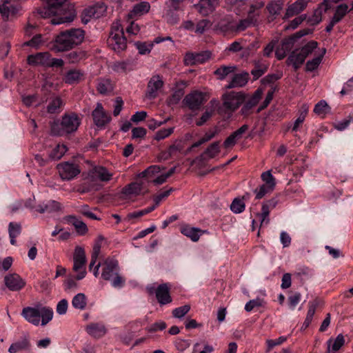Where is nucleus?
<instances>
[{
    "label": "nucleus",
    "instance_id": "nucleus-57",
    "mask_svg": "<svg viewBox=\"0 0 353 353\" xmlns=\"http://www.w3.org/2000/svg\"><path fill=\"white\" fill-rule=\"evenodd\" d=\"M190 310V305H185L181 307H176L172 310V315L175 318L181 319Z\"/></svg>",
    "mask_w": 353,
    "mask_h": 353
},
{
    "label": "nucleus",
    "instance_id": "nucleus-18",
    "mask_svg": "<svg viewBox=\"0 0 353 353\" xmlns=\"http://www.w3.org/2000/svg\"><path fill=\"white\" fill-rule=\"evenodd\" d=\"M50 54L48 52H39L28 57L27 61L30 65L48 66Z\"/></svg>",
    "mask_w": 353,
    "mask_h": 353
},
{
    "label": "nucleus",
    "instance_id": "nucleus-32",
    "mask_svg": "<svg viewBox=\"0 0 353 353\" xmlns=\"http://www.w3.org/2000/svg\"><path fill=\"white\" fill-rule=\"evenodd\" d=\"M97 90L102 94H107L113 91L114 85L110 79H99Z\"/></svg>",
    "mask_w": 353,
    "mask_h": 353
},
{
    "label": "nucleus",
    "instance_id": "nucleus-50",
    "mask_svg": "<svg viewBox=\"0 0 353 353\" xmlns=\"http://www.w3.org/2000/svg\"><path fill=\"white\" fill-rule=\"evenodd\" d=\"M161 170V168L159 165H150L147 169H145L144 171L140 172L138 174V177L139 178H150L154 176L156 174H158Z\"/></svg>",
    "mask_w": 353,
    "mask_h": 353
},
{
    "label": "nucleus",
    "instance_id": "nucleus-37",
    "mask_svg": "<svg viewBox=\"0 0 353 353\" xmlns=\"http://www.w3.org/2000/svg\"><path fill=\"white\" fill-rule=\"evenodd\" d=\"M8 232L10 243L13 245H16V238L21 232V225L19 223L10 222L8 225Z\"/></svg>",
    "mask_w": 353,
    "mask_h": 353
},
{
    "label": "nucleus",
    "instance_id": "nucleus-61",
    "mask_svg": "<svg viewBox=\"0 0 353 353\" xmlns=\"http://www.w3.org/2000/svg\"><path fill=\"white\" fill-rule=\"evenodd\" d=\"M274 188L269 187V185L266 184H263L259 187V189H256L254 192L256 193V199H262L267 193L272 191Z\"/></svg>",
    "mask_w": 353,
    "mask_h": 353
},
{
    "label": "nucleus",
    "instance_id": "nucleus-6",
    "mask_svg": "<svg viewBox=\"0 0 353 353\" xmlns=\"http://www.w3.org/2000/svg\"><path fill=\"white\" fill-rule=\"evenodd\" d=\"M223 105L217 108L219 114H230L234 112L243 101V97L240 92H230L222 96Z\"/></svg>",
    "mask_w": 353,
    "mask_h": 353
},
{
    "label": "nucleus",
    "instance_id": "nucleus-55",
    "mask_svg": "<svg viewBox=\"0 0 353 353\" xmlns=\"http://www.w3.org/2000/svg\"><path fill=\"white\" fill-rule=\"evenodd\" d=\"M220 152L219 150V142L216 141L210 144L205 151V154H207L210 158H214L216 155H217Z\"/></svg>",
    "mask_w": 353,
    "mask_h": 353
},
{
    "label": "nucleus",
    "instance_id": "nucleus-9",
    "mask_svg": "<svg viewBox=\"0 0 353 353\" xmlns=\"http://www.w3.org/2000/svg\"><path fill=\"white\" fill-rule=\"evenodd\" d=\"M208 98L206 93L195 90L187 94L183 102L191 110H197L208 101Z\"/></svg>",
    "mask_w": 353,
    "mask_h": 353
},
{
    "label": "nucleus",
    "instance_id": "nucleus-62",
    "mask_svg": "<svg viewBox=\"0 0 353 353\" xmlns=\"http://www.w3.org/2000/svg\"><path fill=\"white\" fill-rule=\"evenodd\" d=\"M174 132V128H169L167 129H161L159 130L155 136L154 139L157 141L162 140L166 137H168L170 135H171Z\"/></svg>",
    "mask_w": 353,
    "mask_h": 353
},
{
    "label": "nucleus",
    "instance_id": "nucleus-30",
    "mask_svg": "<svg viewBox=\"0 0 353 353\" xmlns=\"http://www.w3.org/2000/svg\"><path fill=\"white\" fill-rule=\"evenodd\" d=\"M150 8V3L146 1H142L139 3L136 4L133 9L128 14L130 18H133L137 16H141L145 13H147Z\"/></svg>",
    "mask_w": 353,
    "mask_h": 353
},
{
    "label": "nucleus",
    "instance_id": "nucleus-58",
    "mask_svg": "<svg viewBox=\"0 0 353 353\" xmlns=\"http://www.w3.org/2000/svg\"><path fill=\"white\" fill-rule=\"evenodd\" d=\"M154 209H155V205H152L151 207H148L145 209H143V210H141L139 211L133 212L132 213L128 214L127 216V218L128 219L139 218L142 216H144V215L152 212Z\"/></svg>",
    "mask_w": 353,
    "mask_h": 353
},
{
    "label": "nucleus",
    "instance_id": "nucleus-27",
    "mask_svg": "<svg viewBox=\"0 0 353 353\" xmlns=\"http://www.w3.org/2000/svg\"><path fill=\"white\" fill-rule=\"evenodd\" d=\"M345 343L343 334H339L335 339H330L327 342V353L335 352L341 349Z\"/></svg>",
    "mask_w": 353,
    "mask_h": 353
},
{
    "label": "nucleus",
    "instance_id": "nucleus-4",
    "mask_svg": "<svg viewBox=\"0 0 353 353\" xmlns=\"http://www.w3.org/2000/svg\"><path fill=\"white\" fill-rule=\"evenodd\" d=\"M112 176L113 174L106 168L92 165L90 163V192L100 190L105 183L112 179Z\"/></svg>",
    "mask_w": 353,
    "mask_h": 353
},
{
    "label": "nucleus",
    "instance_id": "nucleus-1",
    "mask_svg": "<svg viewBox=\"0 0 353 353\" xmlns=\"http://www.w3.org/2000/svg\"><path fill=\"white\" fill-rule=\"evenodd\" d=\"M47 7L38 10V13L43 17L49 15L57 16L52 19V24L57 25L72 22L76 14L72 5L67 3V0H46Z\"/></svg>",
    "mask_w": 353,
    "mask_h": 353
},
{
    "label": "nucleus",
    "instance_id": "nucleus-11",
    "mask_svg": "<svg viewBox=\"0 0 353 353\" xmlns=\"http://www.w3.org/2000/svg\"><path fill=\"white\" fill-rule=\"evenodd\" d=\"M212 53L210 51L201 52H187L183 59L185 65H194L202 64L210 59Z\"/></svg>",
    "mask_w": 353,
    "mask_h": 353
},
{
    "label": "nucleus",
    "instance_id": "nucleus-25",
    "mask_svg": "<svg viewBox=\"0 0 353 353\" xmlns=\"http://www.w3.org/2000/svg\"><path fill=\"white\" fill-rule=\"evenodd\" d=\"M186 86L187 83L184 81H180L176 83V89L169 98L170 104H176L179 102L185 94L184 89Z\"/></svg>",
    "mask_w": 353,
    "mask_h": 353
},
{
    "label": "nucleus",
    "instance_id": "nucleus-22",
    "mask_svg": "<svg viewBox=\"0 0 353 353\" xmlns=\"http://www.w3.org/2000/svg\"><path fill=\"white\" fill-rule=\"evenodd\" d=\"M216 4V0H200V3L194 5V7L199 13L206 16L213 12Z\"/></svg>",
    "mask_w": 353,
    "mask_h": 353
},
{
    "label": "nucleus",
    "instance_id": "nucleus-56",
    "mask_svg": "<svg viewBox=\"0 0 353 353\" xmlns=\"http://www.w3.org/2000/svg\"><path fill=\"white\" fill-rule=\"evenodd\" d=\"M212 26V23L208 19H202L199 21L195 29V32L198 34H203L207 29L210 28Z\"/></svg>",
    "mask_w": 353,
    "mask_h": 353
},
{
    "label": "nucleus",
    "instance_id": "nucleus-41",
    "mask_svg": "<svg viewBox=\"0 0 353 353\" xmlns=\"http://www.w3.org/2000/svg\"><path fill=\"white\" fill-rule=\"evenodd\" d=\"M72 306L78 310H83L86 307V296L83 293H79L75 295L72 301Z\"/></svg>",
    "mask_w": 353,
    "mask_h": 353
},
{
    "label": "nucleus",
    "instance_id": "nucleus-54",
    "mask_svg": "<svg viewBox=\"0 0 353 353\" xmlns=\"http://www.w3.org/2000/svg\"><path fill=\"white\" fill-rule=\"evenodd\" d=\"M43 43L42 35L41 34H36L30 40L25 42L23 46H30L35 49H38L41 45Z\"/></svg>",
    "mask_w": 353,
    "mask_h": 353
},
{
    "label": "nucleus",
    "instance_id": "nucleus-21",
    "mask_svg": "<svg viewBox=\"0 0 353 353\" xmlns=\"http://www.w3.org/2000/svg\"><path fill=\"white\" fill-rule=\"evenodd\" d=\"M249 80V73L242 72L240 74H236L233 76L232 80L225 86L227 89H231L234 88H239L245 85Z\"/></svg>",
    "mask_w": 353,
    "mask_h": 353
},
{
    "label": "nucleus",
    "instance_id": "nucleus-34",
    "mask_svg": "<svg viewBox=\"0 0 353 353\" xmlns=\"http://www.w3.org/2000/svg\"><path fill=\"white\" fill-rule=\"evenodd\" d=\"M105 243V238L102 235H99L97 241L94 242V245H93V252L92 254V261L90 263V270H91V266H92L96 263V260L100 254L101 248Z\"/></svg>",
    "mask_w": 353,
    "mask_h": 353
},
{
    "label": "nucleus",
    "instance_id": "nucleus-28",
    "mask_svg": "<svg viewBox=\"0 0 353 353\" xmlns=\"http://www.w3.org/2000/svg\"><path fill=\"white\" fill-rule=\"evenodd\" d=\"M205 232V231L201 230L199 228L190 226H185L181 228V233L194 242L197 241Z\"/></svg>",
    "mask_w": 353,
    "mask_h": 353
},
{
    "label": "nucleus",
    "instance_id": "nucleus-47",
    "mask_svg": "<svg viewBox=\"0 0 353 353\" xmlns=\"http://www.w3.org/2000/svg\"><path fill=\"white\" fill-rule=\"evenodd\" d=\"M243 199L244 196L242 199L235 198L232 201L230 205V210L232 212H233L235 214H239L245 210V204L243 201Z\"/></svg>",
    "mask_w": 353,
    "mask_h": 353
},
{
    "label": "nucleus",
    "instance_id": "nucleus-49",
    "mask_svg": "<svg viewBox=\"0 0 353 353\" xmlns=\"http://www.w3.org/2000/svg\"><path fill=\"white\" fill-rule=\"evenodd\" d=\"M303 10V8L301 7L300 5L297 3L296 1H295L288 7V8L286 9L284 18L292 17L294 15L299 14Z\"/></svg>",
    "mask_w": 353,
    "mask_h": 353
},
{
    "label": "nucleus",
    "instance_id": "nucleus-39",
    "mask_svg": "<svg viewBox=\"0 0 353 353\" xmlns=\"http://www.w3.org/2000/svg\"><path fill=\"white\" fill-rule=\"evenodd\" d=\"M264 6L265 3L263 1L257 0L253 1L250 6L248 15L253 17L258 21V18L261 14V10Z\"/></svg>",
    "mask_w": 353,
    "mask_h": 353
},
{
    "label": "nucleus",
    "instance_id": "nucleus-13",
    "mask_svg": "<svg viewBox=\"0 0 353 353\" xmlns=\"http://www.w3.org/2000/svg\"><path fill=\"white\" fill-rule=\"evenodd\" d=\"M163 81L160 75H154L148 81L145 96L152 99L157 97L158 91L163 86Z\"/></svg>",
    "mask_w": 353,
    "mask_h": 353
},
{
    "label": "nucleus",
    "instance_id": "nucleus-8",
    "mask_svg": "<svg viewBox=\"0 0 353 353\" xmlns=\"http://www.w3.org/2000/svg\"><path fill=\"white\" fill-rule=\"evenodd\" d=\"M146 290L150 295L155 294L156 299L160 305H165L172 301L170 295V286L167 283L160 284L156 288L151 285L147 286Z\"/></svg>",
    "mask_w": 353,
    "mask_h": 353
},
{
    "label": "nucleus",
    "instance_id": "nucleus-59",
    "mask_svg": "<svg viewBox=\"0 0 353 353\" xmlns=\"http://www.w3.org/2000/svg\"><path fill=\"white\" fill-rule=\"evenodd\" d=\"M76 281H78L76 279V274H68L67 279L63 283L65 290H70L76 288L77 287V283Z\"/></svg>",
    "mask_w": 353,
    "mask_h": 353
},
{
    "label": "nucleus",
    "instance_id": "nucleus-64",
    "mask_svg": "<svg viewBox=\"0 0 353 353\" xmlns=\"http://www.w3.org/2000/svg\"><path fill=\"white\" fill-rule=\"evenodd\" d=\"M327 108V103L322 100L315 105L314 112L319 115L325 114Z\"/></svg>",
    "mask_w": 353,
    "mask_h": 353
},
{
    "label": "nucleus",
    "instance_id": "nucleus-5",
    "mask_svg": "<svg viewBox=\"0 0 353 353\" xmlns=\"http://www.w3.org/2000/svg\"><path fill=\"white\" fill-rule=\"evenodd\" d=\"M108 45L117 52H122L126 49L127 41L120 21H116L112 23L108 39Z\"/></svg>",
    "mask_w": 353,
    "mask_h": 353
},
{
    "label": "nucleus",
    "instance_id": "nucleus-24",
    "mask_svg": "<svg viewBox=\"0 0 353 353\" xmlns=\"http://www.w3.org/2000/svg\"><path fill=\"white\" fill-rule=\"evenodd\" d=\"M254 68L250 73L253 76V79L256 80L262 77L268 69V63L261 59L255 60L253 62Z\"/></svg>",
    "mask_w": 353,
    "mask_h": 353
},
{
    "label": "nucleus",
    "instance_id": "nucleus-3",
    "mask_svg": "<svg viewBox=\"0 0 353 353\" xmlns=\"http://www.w3.org/2000/svg\"><path fill=\"white\" fill-rule=\"evenodd\" d=\"M80 124V119L74 114H65L59 121H54L51 125L52 135L62 136L75 132Z\"/></svg>",
    "mask_w": 353,
    "mask_h": 353
},
{
    "label": "nucleus",
    "instance_id": "nucleus-19",
    "mask_svg": "<svg viewBox=\"0 0 353 353\" xmlns=\"http://www.w3.org/2000/svg\"><path fill=\"white\" fill-rule=\"evenodd\" d=\"M21 315L27 321L34 325H38L39 324L41 318L40 310L31 307H24L22 310Z\"/></svg>",
    "mask_w": 353,
    "mask_h": 353
},
{
    "label": "nucleus",
    "instance_id": "nucleus-63",
    "mask_svg": "<svg viewBox=\"0 0 353 353\" xmlns=\"http://www.w3.org/2000/svg\"><path fill=\"white\" fill-rule=\"evenodd\" d=\"M261 179L265 182L264 184L269 185V187L274 188L275 181L270 171L263 172L261 174Z\"/></svg>",
    "mask_w": 353,
    "mask_h": 353
},
{
    "label": "nucleus",
    "instance_id": "nucleus-60",
    "mask_svg": "<svg viewBox=\"0 0 353 353\" xmlns=\"http://www.w3.org/2000/svg\"><path fill=\"white\" fill-rule=\"evenodd\" d=\"M323 12L321 9L316 8L312 14V16L307 19V23L312 26L319 24L322 21Z\"/></svg>",
    "mask_w": 353,
    "mask_h": 353
},
{
    "label": "nucleus",
    "instance_id": "nucleus-40",
    "mask_svg": "<svg viewBox=\"0 0 353 353\" xmlns=\"http://www.w3.org/2000/svg\"><path fill=\"white\" fill-rule=\"evenodd\" d=\"M67 150V147L64 144H58L49 154V158L52 161H58L65 154Z\"/></svg>",
    "mask_w": 353,
    "mask_h": 353
},
{
    "label": "nucleus",
    "instance_id": "nucleus-7",
    "mask_svg": "<svg viewBox=\"0 0 353 353\" xmlns=\"http://www.w3.org/2000/svg\"><path fill=\"white\" fill-rule=\"evenodd\" d=\"M86 261L85 250L79 246L76 247L73 254L72 272L76 274L77 280H81L87 274Z\"/></svg>",
    "mask_w": 353,
    "mask_h": 353
},
{
    "label": "nucleus",
    "instance_id": "nucleus-26",
    "mask_svg": "<svg viewBox=\"0 0 353 353\" xmlns=\"http://www.w3.org/2000/svg\"><path fill=\"white\" fill-rule=\"evenodd\" d=\"M263 90L258 88L252 94V96L246 101L245 104L241 109L243 114H247L252 108L256 106L263 95Z\"/></svg>",
    "mask_w": 353,
    "mask_h": 353
},
{
    "label": "nucleus",
    "instance_id": "nucleus-43",
    "mask_svg": "<svg viewBox=\"0 0 353 353\" xmlns=\"http://www.w3.org/2000/svg\"><path fill=\"white\" fill-rule=\"evenodd\" d=\"M257 21L253 17H250L248 15L246 19H242L239 21L238 24L236 26V31H243L248 27L252 26H254L257 24Z\"/></svg>",
    "mask_w": 353,
    "mask_h": 353
},
{
    "label": "nucleus",
    "instance_id": "nucleus-33",
    "mask_svg": "<svg viewBox=\"0 0 353 353\" xmlns=\"http://www.w3.org/2000/svg\"><path fill=\"white\" fill-rule=\"evenodd\" d=\"M82 77L83 74L79 70H70L65 74L63 81L68 84L78 83L82 79Z\"/></svg>",
    "mask_w": 353,
    "mask_h": 353
},
{
    "label": "nucleus",
    "instance_id": "nucleus-48",
    "mask_svg": "<svg viewBox=\"0 0 353 353\" xmlns=\"http://www.w3.org/2000/svg\"><path fill=\"white\" fill-rule=\"evenodd\" d=\"M318 43L316 41H311L306 45L299 49L300 53L305 59L310 54L312 53L314 49L317 48Z\"/></svg>",
    "mask_w": 353,
    "mask_h": 353
},
{
    "label": "nucleus",
    "instance_id": "nucleus-52",
    "mask_svg": "<svg viewBox=\"0 0 353 353\" xmlns=\"http://www.w3.org/2000/svg\"><path fill=\"white\" fill-rule=\"evenodd\" d=\"M62 105V100L60 97H54L47 106V112L50 114H54L59 111Z\"/></svg>",
    "mask_w": 353,
    "mask_h": 353
},
{
    "label": "nucleus",
    "instance_id": "nucleus-51",
    "mask_svg": "<svg viewBox=\"0 0 353 353\" xmlns=\"http://www.w3.org/2000/svg\"><path fill=\"white\" fill-rule=\"evenodd\" d=\"M41 325H46L53 317V311L51 308L43 307L40 310Z\"/></svg>",
    "mask_w": 353,
    "mask_h": 353
},
{
    "label": "nucleus",
    "instance_id": "nucleus-23",
    "mask_svg": "<svg viewBox=\"0 0 353 353\" xmlns=\"http://www.w3.org/2000/svg\"><path fill=\"white\" fill-rule=\"evenodd\" d=\"M305 59L300 53L299 49L293 50L286 60V64L292 65L294 70H298L305 61Z\"/></svg>",
    "mask_w": 353,
    "mask_h": 353
},
{
    "label": "nucleus",
    "instance_id": "nucleus-17",
    "mask_svg": "<svg viewBox=\"0 0 353 353\" xmlns=\"http://www.w3.org/2000/svg\"><path fill=\"white\" fill-rule=\"evenodd\" d=\"M101 276L105 280H110L117 274L118 262L112 259H107L104 261Z\"/></svg>",
    "mask_w": 353,
    "mask_h": 353
},
{
    "label": "nucleus",
    "instance_id": "nucleus-42",
    "mask_svg": "<svg viewBox=\"0 0 353 353\" xmlns=\"http://www.w3.org/2000/svg\"><path fill=\"white\" fill-rule=\"evenodd\" d=\"M348 12V6L345 3L340 4L336 7L334 14L332 19L338 23Z\"/></svg>",
    "mask_w": 353,
    "mask_h": 353
},
{
    "label": "nucleus",
    "instance_id": "nucleus-12",
    "mask_svg": "<svg viewBox=\"0 0 353 353\" xmlns=\"http://www.w3.org/2000/svg\"><path fill=\"white\" fill-rule=\"evenodd\" d=\"M57 169L63 180H71L80 173L78 165L68 162L58 164Z\"/></svg>",
    "mask_w": 353,
    "mask_h": 353
},
{
    "label": "nucleus",
    "instance_id": "nucleus-14",
    "mask_svg": "<svg viewBox=\"0 0 353 353\" xmlns=\"http://www.w3.org/2000/svg\"><path fill=\"white\" fill-rule=\"evenodd\" d=\"M31 343L28 335L23 336L20 339L12 343L8 348L9 353H18L21 352H30Z\"/></svg>",
    "mask_w": 353,
    "mask_h": 353
},
{
    "label": "nucleus",
    "instance_id": "nucleus-46",
    "mask_svg": "<svg viewBox=\"0 0 353 353\" xmlns=\"http://www.w3.org/2000/svg\"><path fill=\"white\" fill-rule=\"evenodd\" d=\"M325 52V49H323V52L321 54L312 60L307 61L305 65V70L308 72H312L316 70L321 63Z\"/></svg>",
    "mask_w": 353,
    "mask_h": 353
},
{
    "label": "nucleus",
    "instance_id": "nucleus-29",
    "mask_svg": "<svg viewBox=\"0 0 353 353\" xmlns=\"http://www.w3.org/2000/svg\"><path fill=\"white\" fill-rule=\"evenodd\" d=\"M143 192V183L134 182L125 186L121 193L126 196L128 195H139Z\"/></svg>",
    "mask_w": 353,
    "mask_h": 353
},
{
    "label": "nucleus",
    "instance_id": "nucleus-20",
    "mask_svg": "<svg viewBox=\"0 0 353 353\" xmlns=\"http://www.w3.org/2000/svg\"><path fill=\"white\" fill-rule=\"evenodd\" d=\"M210 108H207L200 119L196 121V125L201 126L204 125L213 115L215 110L219 107V101L216 99H212L210 101Z\"/></svg>",
    "mask_w": 353,
    "mask_h": 353
},
{
    "label": "nucleus",
    "instance_id": "nucleus-44",
    "mask_svg": "<svg viewBox=\"0 0 353 353\" xmlns=\"http://www.w3.org/2000/svg\"><path fill=\"white\" fill-rule=\"evenodd\" d=\"M283 6L282 0H274L268 4L267 9L271 15H279L283 9Z\"/></svg>",
    "mask_w": 353,
    "mask_h": 353
},
{
    "label": "nucleus",
    "instance_id": "nucleus-15",
    "mask_svg": "<svg viewBox=\"0 0 353 353\" xmlns=\"http://www.w3.org/2000/svg\"><path fill=\"white\" fill-rule=\"evenodd\" d=\"M5 285L12 291H19L23 288L26 282L17 274H10L4 278Z\"/></svg>",
    "mask_w": 353,
    "mask_h": 353
},
{
    "label": "nucleus",
    "instance_id": "nucleus-36",
    "mask_svg": "<svg viewBox=\"0 0 353 353\" xmlns=\"http://www.w3.org/2000/svg\"><path fill=\"white\" fill-rule=\"evenodd\" d=\"M106 10L107 7L103 3H97L90 7V18L99 19L105 14Z\"/></svg>",
    "mask_w": 353,
    "mask_h": 353
},
{
    "label": "nucleus",
    "instance_id": "nucleus-10",
    "mask_svg": "<svg viewBox=\"0 0 353 353\" xmlns=\"http://www.w3.org/2000/svg\"><path fill=\"white\" fill-rule=\"evenodd\" d=\"M92 119L97 130L105 129L111 121V116L103 108L101 103H97L96 108L92 111Z\"/></svg>",
    "mask_w": 353,
    "mask_h": 353
},
{
    "label": "nucleus",
    "instance_id": "nucleus-38",
    "mask_svg": "<svg viewBox=\"0 0 353 353\" xmlns=\"http://www.w3.org/2000/svg\"><path fill=\"white\" fill-rule=\"evenodd\" d=\"M236 70V67L235 65H221L214 72V74L219 79L223 80L230 74L234 73Z\"/></svg>",
    "mask_w": 353,
    "mask_h": 353
},
{
    "label": "nucleus",
    "instance_id": "nucleus-45",
    "mask_svg": "<svg viewBox=\"0 0 353 353\" xmlns=\"http://www.w3.org/2000/svg\"><path fill=\"white\" fill-rule=\"evenodd\" d=\"M307 112H308L307 105H303L301 106V109L299 110V115L298 118L296 119V121H294V125L292 127V131H296L298 130L300 125H301L303 123V121L307 114Z\"/></svg>",
    "mask_w": 353,
    "mask_h": 353
},
{
    "label": "nucleus",
    "instance_id": "nucleus-2",
    "mask_svg": "<svg viewBox=\"0 0 353 353\" xmlns=\"http://www.w3.org/2000/svg\"><path fill=\"white\" fill-rule=\"evenodd\" d=\"M85 37V31L80 28H71L61 32L50 43V49L56 52L68 51L81 44Z\"/></svg>",
    "mask_w": 353,
    "mask_h": 353
},
{
    "label": "nucleus",
    "instance_id": "nucleus-35",
    "mask_svg": "<svg viewBox=\"0 0 353 353\" xmlns=\"http://www.w3.org/2000/svg\"><path fill=\"white\" fill-rule=\"evenodd\" d=\"M61 209L60 203L51 201L47 204L39 205L35 207V210L39 213L51 212L53 211H58Z\"/></svg>",
    "mask_w": 353,
    "mask_h": 353
},
{
    "label": "nucleus",
    "instance_id": "nucleus-53",
    "mask_svg": "<svg viewBox=\"0 0 353 353\" xmlns=\"http://www.w3.org/2000/svg\"><path fill=\"white\" fill-rule=\"evenodd\" d=\"M135 46L137 47V50H139V54H147L150 52V51L153 47V43L137 41L135 43Z\"/></svg>",
    "mask_w": 353,
    "mask_h": 353
},
{
    "label": "nucleus",
    "instance_id": "nucleus-31",
    "mask_svg": "<svg viewBox=\"0 0 353 353\" xmlns=\"http://www.w3.org/2000/svg\"><path fill=\"white\" fill-rule=\"evenodd\" d=\"M107 332L105 325L101 323L90 324V336L99 339L103 337Z\"/></svg>",
    "mask_w": 353,
    "mask_h": 353
},
{
    "label": "nucleus",
    "instance_id": "nucleus-16",
    "mask_svg": "<svg viewBox=\"0 0 353 353\" xmlns=\"http://www.w3.org/2000/svg\"><path fill=\"white\" fill-rule=\"evenodd\" d=\"M63 221L65 223L72 225L74 228L77 233L79 235L85 234L87 232V225L75 216H65L63 218Z\"/></svg>",
    "mask_w": 353,
    "mask_h": 353
}]
</instances>
